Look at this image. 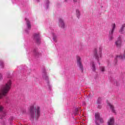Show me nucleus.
<instances>
[{
	"label": "nucleus",
	"mask_w": 125,
	"mask_h": 125,
	"mask_svg": "<svg viewBox=\"0 0 125 125\" xmlns=\"http://www.w3.org/2000/svg\"><path fill=\"white\" fill-rule=\"evenodd\" d=\"M76 16L78 19H80V16H81V12L79 9L76 10Z\"/></svg>",
	"instance_id": "nucleus-22"
},
{
	"label": "nucleus",
	"mask_w": 125,
	"mask_h": 125,
	"mask_svg": "<svg viewBox=\"0 0 125 125\" xmlns=\"http://www.w3.org/2000/svg\"><path fill=\"white\" fill-rule=\"evenodd\" d=\"M12 1L13 2V3H16V1H14L13 0H12Z\"/></svg>",
	"instance_id": "nucleus-33"
},
{
	"label": "nucleus",
	"mask_w": 125,
	"mask_h": 125,
	"mask_svg": "<svg viewBox=\"0 0 125 125\" xmlns=\"http://www.w3.org/2000/svg\"><path fill=\"white\" fill-rule=\"evenodd\" d=\"M100 70L102 72H104L105 71V67L104 66H101Z\"/></svg>",
	"instance_id": "nucleus-25"
},
{
	"label": "nucleus",
	"mask_w": 125,
	"mask_h": 125,
	"mask_svg": "<svg viewBox=\"0 0 125 125\" xmlns=\"http://www.w3.org/2000/svg\"><path fill=\"white\" fill-rule=\"evenodd\" d=\"M95 118L96 121H99L100 119V114L99 113H96L95 114Z\"/></svg>",
	"instance_id": "nucleus-21"
},
{
	"label": "nucleus",
	"mask_w": 125,
	"mask_h": 125,
	"mask_svg": "<svg viewBox=\"0 0 125 125\" xmlns=\"http://www.w3.org/2000/svg\"><path fill=\"white\" fill-rule=\"evenodd\" d=\"M42 73H43V78L44 80H45L47 85L49 88V89H50L51 87V85H50V84L49 83V81H48V76H46V72L45 71V67H43L42 69Z\"/></svg>",
	"instance_id": "nucleus-5"
},
{
	"label": "nucleus",
	"mask_w": 125,
	"mask_h": 125,
	"mask_svg": "<svg viewBox=\"0 0 125 125\" xmlns=\"http://www.w3.org/2000/svg\"><path fill=\"white\" fill-rule=\"evenodd\" d=\"M78 3H80V2H79V1L78 2Z\"/></svg>",
	"instance_id": "nucleus-36"
},
{
	"label": "nucleus",
	"mask_w": 125,
	"mask_h": 125,
	"mask_svg": "<svg viewBox=\"0 0 125 125\" xmlns=\"http://www.w3.org/2000/svg\"><path fill=\"white\" fill-rule=\"evenodd\" d=\"M10 125H12V121H13V117H11L9 120Z\"/></svg>",
	"instance_id": "nucleus-24"
},
{
	"label": "nucleus",
	"mask_w": 125,
	"mask_h": 125,
	"mask_svg": "<svg viewBox=\"0 0 125 125\" xmlns=\"http://www.w3.org/2000/svg\"><path fill=\"white\" fill-rule=\"evenodd\" d=\"M25 21H26V28L24 30L25 34H29L30 33V31L31 30V23L30 21L26 18L25 19Z\"/></svg>",
	"instance_id": "nucleus-7"
},
{
	"label": "nucleus",
	"mask_w": 125,
	"mask_h": 125,
	"mask_svg": "<svg viewBox=\"0 0 125 125\" xmlns=\"http://www.w3.org/2000/svg\"><path fill=\"white\" fill-rule=\"evenodd\" d=\"M98 108L99 109H101V105L99 104V105H98Z\"/></svg>",
	"instance_id": "nucleus-31"
},
{
	"label": "nucleus",
	"mask_w": 125,
	"mask_h": 125,
	"mask_svg": "<svg viewBox=\"0 0 125 125\" xmlns=\"http://www.w3.org/2000/svg\"><path fill=\"white\" fill-rule=\"evenodd\" d=\"M2 74L0 73V81H2Z\"/></svg>",
	"instance_id": "nucleus-28"
},
{
	"label": "nucleus",
	"mask_w": 125,
	"mask_h": 125,
	"mask_svg": "<svg viewBox=\"0 0 125 125\" xmlns=\"http://www.w3.org/2000/svg\"><path fill=\"white\" fill-rule=\"evenodd\" d=\"M0 66L1 67V68H3L4 66V62H3L2 60L0 61Z\"/></svg>",
	"instance_id": "nucleus-23"
},
{
	"label": "nucleus",
	"mask_w": 125,
	"mask_h": 125,
	"mask_svg": "<svg viewBox=\"0 0 125 125\" xmlns=\"http://www.w3.org/2000/svg\"><path fill=\"white\" fill-rule=\"evenodd\" d=\"M49 0H45L44 3V7L46 9H48L49 6Z\"/></svg>",
	"instance_id": "nucleus-16"
},
{
	"label": "nucleus",
	"mask_w": 125,
	"mask_h": 125,
	"mask_svg": "<svg viewBox=\"0 0 125 125\" xmlns=\"http://www.w3.org/2000/svg\"><path fill=\"white\" fill-rule=\"evenodd\" d=\"M102 47H100L99 48V53H97V51H95L94 55L95 57V59L97 60L98 63H99V65H100V60L102 59Z\"/></svg>",
	"instance_id": "nucleus-3"
},
{
	"label": "nucleus",
	"mask_w": 125,
	"mask_h": 125,
	"mask_svg": "<svg viewBox=\"0 0 125 125\" xmlns=\"http://www.w3.org/2000/svg\"><path fill=\"white\" fill-rule=\"evenodd\" d=\"M33 40L37 44H40L41 43V33L38 32L37 33H35L33 35Z\"/></svg>",
	"instance_id": "nucleus-6"
},
{
	"label": "nucleus",
	"mask_w": 125,
	"mask_h": 125,
	"mask_svg": "<svg viewBox=\"0 0 125 125\" xmlns=\"http://www.w3.org/2000/svg\"><path fill=\"white\" fill-rule=\"evenodd\" d=\"M77 65L80 68V70H81V72L82 73L83 72V64L82 63V59L80 57H77Z\"/></svg>",
	"instance_id": "nucleus-8"
},
{
	"label": "nucleus",
	"mask_w": 125,
	"mask_h": 125,
	"mask_svg": "<svg viewBox=\"0 0 125 125\" xmlns=\"http://www.w3.org/2000/svg\"><path fill=\"white\" fill-rule=\"evenodd\" d=\"M6 115L5 112L3 111V106L0 104V119H2Z\"/></svg>",
	"instance_id": "nucleus-12"
},
{
	"label": "nucleus",
	"mask_w": 125,
	"mask_h": 125,
	"mask_svg": "<svg viewBox=\"0 0 125 125\" xmlns=\"http://www.w3.org/2000/svg\"><path fill=\"white\" fill-rule=\"evenodd\" d=\"M51 33L53 37V42H57L58 37H57V35L55 34V31H54V29H52L51 30Z\"/></svg>",
	"instance_id": "nucleus-13"
},
{
	"label": "nucleus",
	"mask_w": 125,
	"mask_h": 125,
	"mask_svg": "<svg viewBox=\"0 0 125 125\" xmlns=\"http://www.w3.org/2000/svg\"><path fill=\"white\" fill-rule=\"evenodd\" d=\"M99 121H100V123H101L102 124L103 123V119L100 118Z\"/></svg>",
	"instance_id": "nucleus-29"
},
{
	"label": "nucleus",
	"mask_w": 125,
	"mask_h": 125,
	"mask_svg": "<svg viewBox=\"0 0 125 125\" xmlns=\"http://www.w3.org/2000/svg\"><path fill=\"white\" fill-rule=\"evenodd\" d=\"M91 69L92 70V72H95V71H96L95 64H94V62H91Z\"/></svg>",
	"instance_id": "nucleus-17"
},
{
	"label": "nucleus",
	"mask_w": 125,
	"mask_h": 125,
	"mask_svg": "<svg viewBox=\"0 0 125 125\" xmlns=\"http://www.w3.org/2000/svg\"><path fill=\"white\" fill-rule=\"evenodd\" d=\"M31 53L33 54L35 58H39V57H41L42 56V53L39 52L38 48H34V49L31 51Z\"/></svg>",
	"instance_id": "nucleus-9"
},
{
	"label": "nucleus",
	"mask_w": 125,
	"mask_h": 125,
	"mask_svg": "<svg viewBox=\"0 0 125 125\" xmlns=\"http://www.w3.org/2000/svg\"><path fill=\"white\" fill-rule=\"evenodd\" d=\"M115 84L117 86L119 85V83H118L117 81H116V83H115Z\"/></svg>",
	"instance_id": "nucleus-32"
},
{
	"label": "nucleus",
	"mask_w": 125,
	"mask_h": 125,
	"mask_svg": "<svg viewBox=\"0 0 125 125\" xmlns=\"http://www.w3.org/2000/svg\"><path fill=\"white\" fill-rule=\"evenodd\" d=\"M37 1H40V0H36Z\"/></svg>",
	"instance_id": "nucleus-34"
},
{
	"label": "nucleus",
	"mask_w": 125,
	"mask_h": 125,
	"mask_svg": "<svg viewBox=\"0 0 125 125\" xmlns=\"http://www.w3.org/2000/svg\"><path fill=\"white\" fill-rule=\"evenodd\" d=\"M118 59L119 60H123V59H125V51H124V55H120V56H116V57L115 58L114 60V66H116L117 64V62H118Z\"/></svg>",
	"instance_id": "nucleus-10"
},
{
	"label": "nucleus",
	"mask_w": 125,
	"mask_h": 125,
	"mask_svg": "<svg viewBox=\"0 0 125 125\" xmlns=\"http://www.w3.org/2000/svg\"><path fill=\"white\" fill-rule=\"evenodd\" d=\"M59 25L62 29H64V28H65V23H64V21H63L62 19H59Z\"/></svg>",
	"instance_id": "nucleus-14"
},
{
	"label": "nucleus",
	"mask_w": 125,
	"mask_h": 125,
	"mask_svg": "<svg viewBox=\"0 0 125 125\" xmlns=\"http://www.w3.org/2000/svg\"><path fill=\"white\" fill-rule=\"evenodd\" d=\"M125 23L122 25V27L120 28V29L119 30V33H120V34H124V32L125 31Z\"/></svg>",
	"instance_id": "nucleus-19"
},
{
	"label": "nucleus",
	"mask_w": 125,
	"mask_h": 125,
	"mask_svg": "<svg viewBox=\"0 0 125 125\" xmlns=\"http://www.w3.org/2000/svg\"><path fill=\"white\" fill-rule=\"evenodd\" d=\"M29 120L34 122L35 119L39 120L41 117V108L39 106L35 107V105H31L28 109Z\"/></svg>",
	"instance_id": "nucleus-2"
},
{
	"label": "nucleus",
	"mask_w": 125,
	"mask_h": 125,
	"mask_svg": "<svg viewBox=\"0 0 125 125\" xmlns=\"http://www.w3.org/2000/svg\"><path fill=\"white\" fill-rule=\"evenodd\" d=\"M73 0L74 2H77V0H65V1L68 2V1H73Z\"/></svg>",
	"instance_id": "nucleus-27"
},
{
	"label": "nucleus",
	"mask_w": 125,
	"mask_h": 125,
	"mask_svg": "<svg viewBox=\"0 0 125 125\" xmlns=\"http://www.w3.org/2000/svg\"><path fill=\"white\" fill-rule=\"evenodd\" d=\"M79 114V109L78 108H75V110H74L72 111V115H74V116H77V115Z\"/></svg>",
	"instance_id": "nucleus-20"
},
{
	"label": "nucleus",
	"mask_w": 125,
	"mask_h": 125,
	"mask_svg": "<svg viewBox=\"0 0 125 125\" xmlns=\"http://www.w3.org/2000/svg\"><path fill=\"white\" fill-rule=\"evenodd\" d=\"M107 106H109V107H110V110H111L112 113H114V114H116V110H115V107H114V105H113V104H111L110 103H108Z\"/></svg>",
	"instance_id": "nucleus-15"
},
{
	"label": "nucleus",
	"mask_w": 125,
	"mask_h": 125,
	"mask_svg": "<svg viewBox=\"0 0 125 125\" xmlns=\"http://www.w3.org/2000/svg\"><path fill=\"white\" fill-rule=\"evenodd\" d=\"M61 74H62V76H63V75H65V72L62 71L61 72Z\"/></svg>",
	"instance_id": "nucleus-30"
},
{
	"label": "nucleus",
	"mask_w": 125,
	"mask_h": 125,
	"mask_svg": "<svg viewBox=\"0 0 125 125\" xmlns=\"http://www.w3.org/2000/svg\"><path fill=\"white\" fill-rule=\"evenodd\" d=\"M108 125H115V123L114 122V118H111L107 122Z\"/></svg>",
	"instance_id": "nucleus-18"
},
{
	"label": "nucleus",
	"mask_w": 125,
	"mask_h": 125,
	"mask_svg": "<svg viewBox=\"0 0 125 125\" xmlns=\"http://www.w3.org/2000/svg\"><path fill=\"white\" fill-rule=\"evenodd\" d=\"M101 98H98V101H97V104H101Z\"/></svg>",
	"instance_id": "nucleus-26"
},
{
	"label": "nucleus",
	"mask_w": 125,
	"mask_h": 125,
	"mask_svg": "<svg viewBox=\"0 0 125 125\" xmlns=\"http://www.w3.org/2000/svg\"><path fill=\"white\" fill-rule=\"evenodd\" d=\"M122 43H123L122 36H119L117 40L115 42V45L117 47H121L122 46Z\"/></svg>",
	"instance_id": "nucleus-11"
},
{
	"label": "nucleus",
	"mask_w": 125,
	"mask_h": 125,
	"mask_svg": "<svg viewBox=\"0 0 125 125\" xmlns=\"http://www.w3.org/2000/svg\"><path fill=\"white\" fill-rule=\"evenodd\" d=\"M30 72H31V70H29V73H30Z\"/></svg>",
	"instance_id": "nucleus-35"
},
{
	"label": "nucleus",
	"mask_w": 125,
	"mask_h": 125,
	"mask_svg": "<svg viewBox=\"0 0 125 125\" xmlns=\"http://www.w3.org/2000/svg\"><path fill=\"white\" fill-rule=\"evenodd\" d=\"M11 80L8 79L5 84H3L0 89V99L5 97V100H4L5 103L9 102V98L6 96V94L11 88Z\"/></svg>",
	"instance_id": "nucleus-1"
},
{
	"label": "nucleus",
	"mask_w": 125,
	"mask_h": 125,
	"mask_svg": "<svg viewBox=\"0 0 125 125\" xmlns=\"http://www.w3.org/2000/svg\"><path fill=\"white\" fill-rule=\"evenodd\" d=\"M115 29H116V23H112L111 25V28L109 31V34L108 35L109 41H113L114 40V32H115Z\"/></svg>",
	"instance_id": "nucleus-4"
},
{
	"label": "nucleus",
	"mask_w": 125,
	"mask_h": 125,
	"mask_svg": "<svg viewBox=\"0 0 125 125\" xmlns=\"http://www.w3.org/2000/svg\"><path fill=\"white\" fill-rule=\"evenodd\" d=\"M27 72L28 73V70H27Z\"/></svg>",
	"instance_id": "nucleus-37"
}]
</instances>
